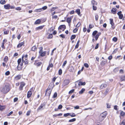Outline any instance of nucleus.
<instances>
[{"instance_id": "42", "label": "nucleus", "mask_w": 125, "mask_h": 125, "mask_svg": "<svg viewBox=\"0 0 125 125\" xmlns=\"http://www.w3.org/2000/svg\"><path fill=\"white\" fill-rule=\"evenodd\" d=\"M74 91V89H73L72 90H71L69 92V94H70L71 93H73V92Z\"/></svg>"}, {"instance_id": "13", "label": "nucleus", "mask_w": 125, "mask_h": 125, "mask_svg": "<svg viewBox=\"0 0 125 125\" xmlns=\"http://www.w3.org/2000/svg\"><path fill=\"white\" fill-rule=\"evenodd\" d=\"M72 20L71 17L68 18L66 19V21L69 24L71 23Z\"/></svg>"}, {"instance_id": "24", "label": "nucleus", "mask_w": 125, "mask_h": 125, "mask_svg": "<svg viewBox=\"0 0 125 125\" xmlns=\"http://www.w3.org/2000/svg\"><path fill=\"white\" fill-rule=\"evenodd\" d=\"M91 3L93 5H96L97 4V2L95 0H92L91 1Z\"/></svg>"}, {"instance_id": "52", "label": "nucleus", "mask_w": 125, "mask_h": 125, "mask_svg": "<svg viewBox=\"0 0 125 125\" xmlns=\"http://www.w3.org/2000/svg\"><path fill=\"white\" fill-rule=\"evenodd\" d=\"M70 115L72 117H73L75 116V114L74 113H73L72 114H70Z\"/></svg>"}, {"instance_id": "18", "label": "nucleus", "mask_w": 125, "mask_h": 125, "mask_svg": "<svg viewBox=\"0 0 125 125\" xmlns=\"http://www.w3.org/2000/svg\"><path fill=\"white\" fill-rule=\"evenodd\" d=\"M8 59V57L7 56H5L4 59V61L5 62H7Z\"/></svg>"}, {"instance_id": "26", "label": "nucleus", "mask_w": 125, "mask_h": 125, "mask_svg": "<svg viewBox=\"0 0 125 125\" xmlns=\"http://www.w3.org/2000/svg\"><path fill=\"white\" fill-rule=\"evenodd\" d=\"M79 42H80V40H79L78 41L76 45L75 46V48H78V46H79Z\"/></svg>"}, {"instance_id": "60", "label": "nucleus", "mask_w": 125, "mask_h": 125, "mask_svg": "<svg viewBox=\"0 0 125 125\" xmlns=\"http://www.w3.org/2000/svg\"><path fill=\"white\" fill-rule=\"evenodd\" d=\"M94 26L93 25H92L91 24H90L89 26V27L90 29H92L94 27Z\"/></svg>"}, {"instance_id": "46", "label": "nucleus", "mask_w": 125, "mask_h": 125, "mask_svg": "<svg viewBox=\"0 0 125 125\" xmlns=\"http://www.w3.org/2000/svg\"><path fill=\"white\" fill-rule=\"evenodd\" d=\"M80 25L81 23L80 22H79L75 26V27H78L80 26Z\"/></svg>"}, {"instance_id": "43", "label": "nucleus", "mask_w": 125, "mask_h": 125, "mask_svg": "<svg viewBox=\"0 0 125 125\" xmlns=\"http://www.w3.org/2000/svg\"><path fill=\"white\" fill-rule=\"evenodd\" d=\"M47 7L46 6H45L43 7L42 8V10H44L46 9L47 8Z\"/></svg>"}, {"instance_id": "1", "label": "nucleus", "mask_w": 125, "mask_h": 125, "mask_svg": "<svg viewBox=\"0 0 125 125\" xmlns=\"http://www.w3.org/2000/svg\"><path fill=\"white\" fill-rule=\"evenodd\" d=\"M107 114L106 112H104L101 114L99 116L98 122L99 123L102 121L106 117Z\"/></svg>"}, {"instance_id": "2", "label": "nucleus", "mask_w": 125, "mask_h": 125, "mask_svg": "<svg viewBox=\"0 0 125 125\" xmlns=\"http://www.w3.org/2000/svg\"><path fill=\"white\" fill-rule=\"evenodd\" d=\"M10 89V88L9 86L8 85H6L4 88V93H7L9 91Z\"/></svg>"}, {"instance_id": "31", "label": "nucleus", "mask_w": 125, "mask_h": 125, "mask_svg": "<svg viewBox=\"0 0 125 125\" xmlns=\"http://www.w3.org/2000/svg\"><path fill=\"white\" fill-rule=\"evenodd\" d=\"M76 37V36L75 35H72L71 37V40H72L74 39Z\"/></svg>"}, {"instance_id": "10", "label": "nucleus", "mask_w": 125, "mask_h": 125, "mask_svg": "<svg viewBox=\"0 0 125 125\" xmlns=\"http://www.w3.org/2000/svg\"><path fill=\"white\" fill-rule=\"evenodd\" d=\"M107 86V85L105 84H103L100 86V89H102L104 88Z\"/></svg>"}, {"instance_id": "9", "label": "nucleus", "mask_w": 125, "mask_h": 125, "mask_svg": "<svg viewBox=\"0 0 125 125\" xmlns=\"http://www.w3.org/2000/svg\"><path fill=\"white\" fill-rule=\"evenodd\" d=\"M46 51H44V52H39V53L40 54V55L42 57H43L46 54Z\"/></svg>"}, {"instance_id": "8", "label": "nucleus", "mask_w": 125, "mask_h": 125, "mask_svg": "<svg viewBox=\"0 0 125 125\" xmlns=\"http://www.w3.org/2000/svg\"><path fill=\"white\" fill-rule=\"evenodd\" d=\"M4 8L6 9H9L10 8V5L9 4L5 5H4Z\"/></svg>"}, {"instance_id": "17", "label": "nucleus", "mask_w": 125, "mask_h": 125, "mask_svg": "<svg viewBox=\"0 0 125 125\" xmlns=\"http://www.w3.org/2000/svg\"><path fill=\"white\" fill-rule=\"evenodd\" d=\"M41 20L40 19L37 20L34 23V24H39L41 22Z\"/></svg>"}, {"instance_id": "45", "label": "nucleus", "mask_w": 125, "mask_h": 125, "mask_svg": "<svg viewBox=\"0 0 125 125\" xmlns=\"http://www.w3.org/2000/svg\"><path fill=\"white\" fill-rule=\"evenodd\" d=\"M113 41L116 42L117 40V39L116 37H114L113 39Z\"/></svg>"}, {"instance_id": "55", "label": "nucleus", "mask_w": 125, "mask_h": 125, "mask_svg": "<svg viewBox=\"0 0 125 125\" xmlns=\"http://www.w3.org/2000/svg\"><path fill=\"white\" fill-rule=\"evenodd\" d=\"M10 73V72L9 71H7L5 73V75H8Z\"/></svg>"}, {"instance_id": "32", "label": "nucleus", "mask_w": 125, "mask_h": 125, "mask_svg": "<svg viewBox=\"0 0 125 125\" xmlns=\"http://www.w3.org/2000/svg\"><path fill=\"white\" fill-rule=\"evenodd\" d=\"M67 63V61H65L64 62L62 65V68H63L64 67V66H65V65Z\"/></svg>"}, {"instance_id": "50", "label": "nucleus", "mask_w": 125, "mask_h": 125, "mask_svg": "<svg viewBox=\"0 0 125 125\" xmlns=\"http://www.w3.org/2000/svg\"><path fill=\"white\" fill-rule=\"evenodd\" d=\"M57 7H53L51 9V11H53L54 10L57 9Z\"/></svg>"}, {"instance_id": "40", "label": "nucleus", "mask_w": 125, "mask_h": 125, "mask_svg": "<svg viewBox=\"0 0 125 125\" xmlns=\"http://www.w3.org/2000/svg\"><path fill=\"white\" fill-rule=\"evenodd\" d=\"M53 37L52 34H50L48 37L47 38L48 39H51Z\"/></svg>"}, {"instance_id": "53", "label": "nucleus", "mask_w": 125, "mask_h": 125, "mask_svg": "<svg viewBox=\"0 0 125 125\" xmlns=\"http://www.w3.org/2000/svg\"><path fill=\"white\" fill-rule=\"evenodd\" d=\"M78 30L77 28H75L73 30V32L74 33H75Z\"/></svg>"}, {"instance_id": "5", "label": "nucleus", "mask_w": 125, "mask_h": 125, "mask_svg": "<svg viewBox=\"0 0 125 125\" xmlns=\"http://www.w3.org/2000/svg\"><path fill=\"white\" fill-rule=\"evenodd\" d=\"M21 58L19 59L18 61V66H17V68L18 69L19 67H20L22 65V63L21 62Z\"/></svg>"}, {"instance_id": "51", "label": "nucleus", "mask_w": 125, "mask_h": 125, "mask_svg": "<svg viewBox=\"0 0 125 125\" xmlns=\"http://www.w3.org/2000/svg\"><path fill=\"white\" fill-rule=\"evenodd\" d=\"M84 66L86 68H88L89 67V65L88 64L86 63H85L84 64Z\"/></svg>"}, {"instance_id": "35", "label": "nucleus", "mask_w": 125, "mask_h": 125, "mask_svg": "<svg viewBox=\"0 0 125 125\" xmlns=\"http://www.w3.org/2000/svg\"><path fill=\"white\" fill-rule=\"evenodd\" d=\"M76 119L75 118H73V119L70 120L69 121V122H73L76 121Z\"/></svg>"}, {"instance_id": "48", "label": "nucleus", "mask_w": 125, "mask_h": 125, "mask_svg": "<svg viewBox=\"0 0 125 125\" xmlns=\"http://www.w3.org/2000/svg\"><path fill=\"white\" fill-rule=\"evenodd\" d=\"M39 48L40 49V51L39 52V53L42 51V49H43V47H40Z\"/></svg>"}, {"instance_id": "34", "label": "nucleus", "mask_w": 125, "mask_h": 125, "mask_svg": "<svg viewBox=\"0 0 125 125\" xmlns=\"http://www.w3.org/2000/svg\"><path fill=\"white\" fill-rule=\"evenodd\" d=\"M106 62V60H103L101 62V64L102 65H104Z\"/></svg>"}, {"instance_id": "11", "label": "nucleus", "mask_w": 125, "mask_h": 125, "mask_svg": "<svg viewBox=\"0 0 125 125\" xmlns=\"http://www.w3.org/2000/svg\"><path fill=\"white\" fill-rule=\"evenodd\" d=\"M117 10V9H116L115 8H113L111 10L112 13L114 14H115L116 13V11Z\"/></svg>"}, {"instance_id": "41", "label": "nucleus", "mask_w": 125, "mask_h": 125, "mask_svg": "<svg viewBox=\"0 0 125 125\" xmlns=\"http://www.w3.org/2000/svg\"><path fill=\"white\" fill-rule=\"evenodd\" d=\"M119 70V69L118 68H115L114 70V71L115 72H117Z\"/></svg>"}, {"instance_id": "54", "label": "nucleus", "mask_w": 125, "mask_h": 125, "mask_svg": "<svg viewBox=\"0 0 125 125\" xmlns=\"http://www.w3.org/2000/svg\"><path fill=\"white\" fill-rule=\"evenodd\" d=\"M117 105H115L114 106V109L116 110H118V109L117 108Z\"/></svg>"}, {"instance_id": "30", "label": "nucleus", "mask_w": 125, "mask_h": 125, "mask_svg": "<svg viewBox=\"0 0 125 125\" xmlns=\"http://www.w3.org/2000/svg\"><path fill=\"white\" fill-rule=\"evenodd\" d=\"M98 31H94L92 33V35L93 36H94L96 33H97Z\"/></svg>"}, {"instance_id": "64", "label": "nucleus", "mask_w": 125, "mask_h": 125, "mask_svg": "<svg viewBox=\"0 0 125 125\" xmlns=\"http://www.w3.org/2000/svg\"><path fill=\"white\" fill-rule=\"evenodd\" d=\"M74 108L75 109H78L79 108V106L78 105H77L74 107Z\"/></svg>"}, {"instance_id": "25", "label": "nucleus", "mask_w": 125, "mask_h": 125, "mask_svg": "<svg viewBox=\"0 0 125 125\" xmlns=\"http://www.w3.org/2000/svg\"><path fill=\"white\" fill-rule=\"evenodd\" d=\"M85 90V89L84 88H82L81 90L79 92V94H82L83 93L84 91Z\"/></svg>"}, {"instance_id": "22", "label": "nucleus", "mask_w": 125, "mask_h": 125, "mask_svg": "<svg viewBox=\"0 0 125 125\" xmlns=\"http://www.w3.org/2000/svg\"><path fill=\"white\" fill-rule=\"evenodd\" d=\"M75 12L79 15L80 14V10L79 9H77L76 10Z\"/></svg>"}, {"instance_id": "28", "label": "nucleus", "mask_w": 125, "mask_h": 125, "mask_svg": "<svg viewBox=\"0 0 125 125\" xmlns=\"http://www.w3.org/2000/svg\"><path fill=\"white\" fill-rule=\"evenodd\" d=\"M21 78V75H19L16 76V80H19Z\"/></svg>"}, {"instance_id": "23", "label": "nucleus", "mask_w": 125, "mask_h": 125, "mask_svg": "<svg viewBox=\"0 0 125 125\" xmlns=\"http://www.w3.org/2000/svg\"><path fill=\"white\" fill-rule=\"evenodd\" d=\"M5 106H1L0 105V110L2 111L3 109H5Z\"/></svg>"}, {"instance_id": "39", "label": "nucleus", "mask_w": 125, "mask_h": 125, "mask_svg": "<svg viewBox=\"0 0 125 125\" xmlns=\"http://www.w3.org/2000/svg\"><path fill=\"white\" fill-rule=\"evenodd\" d=\"M99 18V16L98 15H96L95 16V20L96 21H97Z\"/></svg>"}, {"instance_id": "7", "label": "nucleus", "mask_w": 125, "mask_h": 125, "mask_svg": "<svg viewBox=\"0 0 125 125\" xmlns=\"http://www.w3.org/2000/svg\"><path fill=\"white\" fill-rule=\"evenodd\" d=\"M117 14L119 16V18L120 19H122L123 18V15L122 14V12L120 11L118 12Z\"/></svg>"}, {"instance_id": "19", "label": "nucleus", "mask_w": 125, "mask_h": 125, "mask_svg": "<svg viewBox=\"0 0 125 125\" xmlns=\"http://www.w3.org/2000/svg\"><path fill=\"white\" fill-rule=\"evenodd\" d=\"M23 44V42H21L17 46V47L18 48H20L22 46Z\"/></svg>"}, {"instance_id": "27", "label": "nucleus", "mask_w": 125, "mask_h": 125, "mask_svg": "<svg viewBox=\"0 0 125 125\" xmlns=\"http://www.w3.org/2000/svg\"><path fill=\"white\" fill-rule=\"evenodd\" d=\"M24 61H23V62H24L25 64H27L28 62V61L27 60V59L24 60Z\"/></svg>"}, {"instance_id": "16", "label": "nucleus", "mask_w": 125, "mask_h": 125, "mask_svg": "<svg viewBox=\"0 0 125 125\" xmlns=\"http://www.w3.org/2000/svg\"><path fill=\"white\" fill-rule=\"evenodd\" d=\"M120 80L121 81H125V75L121 76L120 77Z\"/></svg>"}, {"instance_id": "36", "label": "nucleus", "mask_w": 125, "mask_h": 125, "mask_svg": "<svg viewBox=\"0 0 125 125\" xmlns=\"http://www.w3.org/2000/svg\"><path fill=\"white\" fill-rule=\"evenodd\" d=\"M22 62H23V61H24V60H25V59H27V58H25V57H24V55H22Z\"/></svg>"}, {"instance_id": "47", "label": "nucleus", "mask_w": 125, "mask_h": 125, "mask_svg": "<svg viewBox=\"0 0 125 125\" xmlns=\"http://www.w3.org/2000/svg\"><path fill=\"white\" fill-rule=\"evenodd\" d=\"M62 73V70L61 69H60L59 71V74L61 75Z\"/></svg>"}, {"instance_id": "59", "label": "nucleus", "mask_w": 125, "mask_h": 125, "mask_svg": "<svg viewBox=\"0 0 125 125\" xmlns=\"http://www.w3.org/2000/svg\"><path fill=\"white\" fill-rule=\"evenodd\" d=\"M64 82L65 83H66V84H67L69 83V82L68 80H66L64 81Z\"/></svg>"}, {"instance_id": "3", "label": "nucleus", "mask_w": 125, "mask_h": 125, "mask_svg": "<svg viewBox=\"0 0 125 125\" xmlns=\"http://www.w3.org/2000/svg\"><path fill=\"white\" fill-rule=\"evenodd\" d=\"M110 23L111 25V27L113 29H114L115 28V24L113 20L112 19H110Z\"/></svg>"}, {"instance_id": "56", "label": "nucleus", "mask_w": 125, "mask_h": 125, "mask_svg": "<svg viewBox=\"0 0 125 125\" xmlns=\"http://www.w3.org/2000/svg\"><path fill=\"white\" fill-rule=\"evenodd\" d=\"M60 36L61 37L64 38L65 37V36L63 34H61L60 35Z\"/></svg>"}, {"instance_id": "62", "label": "nucleus", "mask_w": 125, "mask_h": 125, "mask_svg": "<svg viewBox=\"0 0 125 125\" xmlns=\"http://www.w3.org/2000/svg\"><path fill=\"white\" fill-rule=\"evenodd\" d=\"M13 112L12 111H11L7 115V116H9L11 114H12L13 113Z\"/></svg>"}, {"instance_id": "57", "label": "nucleus", "mask_w": 125, "mask_h": 125, "mask_svg": "<svg viewBox=\"0 0 125 125\" xmlns=\"http://www.w3.org/2000/svg\"><path fill=\"white\" fill-rule=\"evenodd\" d=\"M62 105H60L59 106L58 109H61L62 108Z\"/></svg>"}, {"instance_id": "14", "label": "nucleus", "mask_w": 125, "mask_h": 125, "mask_svg": "<svg viewBox=\"0 0 125 125\" xmlns=\"http://www.w3.org/2000/svg\"><path fill=\"white\" fill-rule=\"evenodd\" d=\"M86 83L85 82H83L81 81H80L78 83L79 85H85Z\"/></svg>"}, {"instance_id": "29", "label": "nucleus", "mask_w": 125, "mask_h": 125, "mask_svg": "<svg viewBox=\"0 0 125 125\" xmlns=\"http://www.w3.org/2000/svg\"><path fill=\"white\" fill-rule=\"evenodd\" d=\"M74 68L73 66H71L70 67V69H69V71L70 72H72L73 70H74Z\"/></svg>"}, {"instance_id": "49", "label": "nucleus", "mask_w": 125, "mask_h": 125, "mask_svg": "<svg viewBox=\"0 0 125 125\" xmlns=\"http://www.w3.org/2000/svg\"><path fill=\"white\" fill-rule=\"evenodd\" d=\"M93 9L94 10H96L97 9V7L96 6H95L94 5H93Z\"/></svg>"}, {"instance_id": "38", "label": "nucleus", "mask_w": 125, "mask_h": 125, "mask_svg": "<svg viewBox=\"0 0 125 125\" xmlns=\"http://www.w3.org/2000/svg\"><path fill=\"white\" fill-rule=\"evenodd\" d=\"M44 105H45V104H42L38 108V109H40L41 108H42L43 107V106H44Z\"/></svg>"}, {"instance_id": "21", "label": "nucleus", "mask_w": 125, "mask_h": 125, "mask_svg": "<svg viewBox=\"0 0 125 125\" xmlns=\"http://www.w3.org/2000/svg\"><path fill=\"white\" fill-rule=\"evenodd\" d=\"M37 48L35 46H33L31 48V50L33 51H35L36 50Z\"/></svg>"}, {"instance_id": "63", "label": "nucleus", "mask_w": 125, "mask_h": 125, "mask_svg": "<svg viewBox=\"0 0 125 125\" xmlns=\"http://www.w3.org/2000/svg\"><path fill=\"white\" fill-rule=\"evenodd\" d=\"M99 37V36H97V35H96V36H95V40L96 41H97V40L98 39V38Z\"/></svg>"}, {"instance_id": "20", "label": "nucleus", "mask_w": 125, "mask_h": 125, "mask_svg": "<svg viewBox=\"0 0 125 125\" xmlns=\"http://www.w3.org/2000/svg\"><path fill=\"white\" fill-rule=\"evenodd\" d=\"M42 11V9L41 8L39 9H35V11L36 12H39Z\"/></svg>"}, {"instance_id": "61", "label": "nucleus", "mask_w": 125, "mask_h": 125, "mask_svg": "<svg viewBox=\"0 0 125 125\" xmlns=\"http://www.w3.org/2000/svg\"><path fill=\"white\" fill-rule=\"evenodd\" d=\"M37 65L38 66H40L42 64V63L40 62H39L38 63H37Z\"/></svg>"}, {"instance_id": "44", "label": "nucleus", "mask_w": 125, "mask_h": 125, "mask_svg": "<svg viewBox=\"0 0 125 125\" xmlns=\"http://www.w3.org/2000/svg\"><path fill=\"white\" fill-rule=\"evenodd\" d=\"M70 115V114L69 113H68L67 114H65L64 115V117H66L69 115Z\"/></svg>"}, {"instance_id": "6", "label": "nucleus", "mask_w": 125, "mask_h": 125, "mask_svg": "<svg viewBox=\"0 0 125 125\" xmlns=\"http://www.w3.org/2000/svg\"><path fill=\"white\" fill-rule=\"evenodd\" d=\"M25 85V83L23 82H22L21 83L19 89L20 90H22L23 87Z\"/></svg>"}, {"instance_id": "58", "label": "nucleus", "mask_w": 125, "mask_h": 125, "mask_svg": "<svg viewBox=\"0 0 125 125\" xmlns=\"http://www.w3.org/2000/svg\"><path fill=\"white\" fill-rule=\"evenodd\" d=\"M9 32V31H5L4 32V33L5 34H8Z\"/></svg>"}, {"instance_id": "37", "label": "nucleus", "mask_w": 125, "mask_h": 125, "mask_svg": "<svg viewBox=\"0 0 125 125\" xmlns=\"http://www.w3.org/2000/svg\"><path fill=\"white\" fill-rule=\"evenodd\" d=\"M120 114L121 116H123L125 115V113L123 111H122L120 113Z\"/></svg>"}, {"instance_id": "12", "label": "nucleus", "mask_w": 125, "mask_h": 125, "mask_svg": "<svg viewBox=\"0 0 125 125\" xmlns=\"http://www.w3.org/2000/svg\"><path fill=\"white\" fill-rule=\"evenodd\" d=\"M51 89L48 88L46 90V94H51Z\"/></svg>"}, {"instance_id": "33", "label": "nucleus", "mask_w": 125, "mask_h": 125, "mask_svg": "<svg viewBox=\"0 0 125 125\" xmlns=\"http://www.w3.org/2000/svg\"><path fill=\"white\" fill-rule=\"evenodd\" d=\"M0 3L2 4H4L6 3V1L5 0H1L0 1Z\"/></svg>"}, {"instance_id": "4", "label": "nucleus", "mask_w": 125, "mask_h": 125, "mask_svg": "<svg viewBox=\"0 0 125 125\" xmlns=\"http://www.w3.org/2000/svg\"><path fill=\"white\" fill-rule=\"evenodd\" d=\"M66 29V26L64 25H60L58 28L59 30H61L62 31H63Z\"/></svg>"}, {"instance_id": "15", "label": "nucleus", "mask_w": 125, "mask_h": 125, "mask_svg": "<svg viewBox=\"0 0 125 125\" xmlns=\"http://www.w3.org/2000/svg\"><path fill=\"white\" fill-rule=\"evenodd\" d=\"M44 26H41L37 27L36 28V30H41L43 28Z\"/></svg>"}]
</instances>
